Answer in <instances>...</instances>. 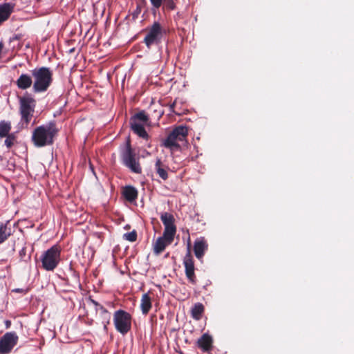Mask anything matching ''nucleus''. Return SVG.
I'll return each mask as SVG.
<instances>
[{"mask_svg": "<svg viewBox=\"0 0 354 354\" xmlns=\"http://www.w3.org/2000/svg\"><path fill=\"white\" fill-rule=\"evenodd\" d=\"M136 124H137L138 125H142V126H145V125L146 124H145V123H143V122H136Z\"/></svg>", "mask_w": 354, "mask_h": 354, "instance_id": "obj_35", "label": "nucleus"}, {"mask_svg": "<svg viewBox=\"0 0 354 354\" xmlns=\"http://www.w3.org/2000/svg\"><path fill=\"white\" fill-rule=\"evenodd\" d=\"M169 167L166 166L160 158H158L155 163V170L156 174L161 178L163 180H166L168 178V172L167 170Z\"/></svg>", "mask_w": 354, "mask_h": 354, "instance_id": "obj_18", "label": "nucleus"}, {"mask_svg": "<svg viewBox=\"0 0 354 354\" xmlns=\"http://www.w3.org/2000/svg\"><path fill=\"white\" fill-rule=\"evenodd\" d=\"M12 234V230L10 221L0 223V244L5 242Z\"/></svg>", "mask_w": 354, "mask_h": 354, "instance_id": "obj_17", "label": "nucleus"}, {"mask_svg": "<svg viewBox=\"0 0 354 354\" xmlns=\"http://www.w3.org/2000/svg\"><path fill=\"white\" fill-rule=\"evenodd\" d=\"M113 323L116 330L125 335L131 328V315L125 310H118L113 315Z\"/></svg>", "mask_w": 354, "mask_h": 354, "instance_id": "obj_8", "label": "nucleus"}, {"mask_svg": "<svg viewBox=\"0 0 354 354\" xmlns=\"http://www.w3.org/2000/svg\"><path fill=\"white\" fill-rule=\"evenodd\" d=\"M204 312V306L201 303L196 304L192 309V316L196 320H199L201 318L202 314Z\"/></svg>", "mask_w": 354, "mask_h": 354, "instance_id": "obj_23", "label": "nucleus"}, {"mask_svg": "<svg viewBox=\"0 0 354 354\" xmlns=\"http://www.w3.org/2000/svg\"><path fill=\"white\" fill-rule=\"evenodd\" d=\"M33 77V92L40 93L46 92L53 81V73L50 68L36 67L30 71Z\"/></svg>", "mask_w": 354, "mask_h": 354, "instance_id": "obj_2", "label": "nucleus"}, {"mask_svg": "<svg viewBox=\"0 0 354 354\" xmlns=\"http://www.w3.org/2000/svg\"><path fill=\"white\" fill-rule=\"evenodd\" d=\"M19 337L14 332H7L0 338V354H9L17 344Z\"/></svg>", "mask_w": 354, "mask_h": 354, "instance_id": "obj_10", "label": "nucleus"}, {"mask_svg": "<svg viewBox=\"0 0 354 354\" xmlns=\"http://www.w3.org/2000/svg\"><path fill=\"white\" fill-rule=\"evenodd\" d=\"M150 1L151 5L156 8H159L162 3V0H150Z\"/></svg>", "mask_w": 354, "mask_h": 354, "instance_id": "obj_30", "label": "nucleus"}, {"mask_svg": "<svg viewBox=\"0 0 354 354\" xmlns=\"http://www.w3.org/2000/svg\"><path fill=\"white\" fill-rule=\"evenodd\" d=\"M18 100L19 112L21 116L20 122L23 127H28L35 113L36 100L28 92H26L22 96H19Z\"/></svg>", "mask_w": 354, "mask_h": 354, "instance_id": "obj_4", "label": "nucleus"}, {"mask_svg": "<svg viewBox=\"0 0 354 354\" xmlns=\"http://www.w3.org/2000/svg\"><path fill=\"white\" fill-rule=\"evenodd\" d=\"M100 313L104 328L107 330V326L110 324L111 321V313L104 306H100Z\"/></svg>", "mask_w": 354, "mask_h": 354, "instance_id": "obj_24", "label": "nucleus"}, {"mask_svg": "<svg viewBox=\"0 0 354 354\" xmlns=\"http://www.w3.org/2000/svg\"><path fill=\"white\" fill-rule=\"evenodd\" d=\"M14 6L10 3H4L0 5V25L8 19L13 12Z\"/></svg>", "mask_w": 354, "mask_h": 354, "instance_id": "obj_16", "label": "nucleus"}, {"mask_svg": "<svg viewBox=\"0 0 354 354\" xmlns=\"http://www.w3.org/2000/svg\"><path fill=\"white\" fill-rule=\"evenodd\" d=\"M20 38H21L20 35H16L13 39H19Z\"/></svg>", "mask_w": 354, "mask_h": 354, "instance_id": "obj_36", "label": "nucleus"}, {"mask_svg": "<svg viewBox=\"0 0 354 354\" xmlns=\"http://www.w3.org/2000/svg\"><path fill=\"white\" fill-rule=\"evenodd\" d=\"M162 115H163V111L160 112V116H161Z\"/></svg>", "mask_w": 354, "mask_h": 354, "instance_id": "obj_38", "label": "nucleus"}, {"mask_svg": "<svg viewBox=\"0 0 354 354\" xmlns=\"http://www.w3.org/2000/svg\"><path fill=\"white\" fill-rule=\"evenodd\" d=\"M183 265L185 267V276L189 282L193 285L196 284L197 279L195 274L194 261L189 248H188L187 253L183 259Z\"/></svg>", "mask_w": 354, "mask_h": 354, "instance_id": "obj_11", "label": "nucleus"}, {"mask_svg": "<svg viewBox=\"0 0 354 354\" xmlns=\"http://www.w3.org/2000/svg\"><path fill=\"white\" fill-rule=\"evenodd\" d=\"M11 124L10 122L1 121L0 122V138H4L10 135L11 130Z\"/></svg>", "mask_w": 354, "mask_h": 354, "instance_id": "obj_25", "label": "nucleus"}, {"mask_svg": "<svg viewBox=\"0 0 354 354\" xmlns=\"http://www.w3.org/2000/svg\"><path fill=\"white\" fill-rule=\"evenodd\" d=\"M176 105V100H175L174 102L169 105V111L176 115H180V113L175 111L174 109H175Z\"/></svg>", "mask_w": 354, "mask_h": 354, "instance_id": "obj_31", "label": "nucleus"}, {"mask_svg": "<svg viewBox=\"0 0 354 354\" xmlns=\"http://www.w3.org/2000/svg\"><path fill=\"white\" fill-rule=\"evenodd\" d=\"M28 292L27 290L23 289V288H15L12 290V292H17V293H21V294H26Z\"/></svg>", "mask_w": 354, "mask_h": 354, "instance_id": "obj_32", "label": "nucleus"}, {"mask_svg": "<svg viewBox=\"0 0 354 354\" xmlns=\"http://www.w3.org/2000/svg\"><path fill=\"white\" fill-rule=\"evenodd\" d=\"M33 77L32 75L28 73H22L15 81V84L20 90H27L33 86Z\"/></svg>", "mask_w": 354, "mask_h": 354, "instance_id": "obj_12", "label": "nucleus"}, {"mask_svg": "<svg viewBox=\"0 0 354 354\" xmlns=\"http://www.w3.org/2000/svg\"><path fill=\"white\" fill-rule=\"evenodd\" d=\"M178 353L179 354H185V353H184L183 351H178Z\"/></svg>", "mask_w": 354, "mask_h": 354, "instance_id": "obj_37", "label": "nucleus"}, {"mask_svg": "<svg viewBox=\"0 0 354 354\" xmlns=\"http://www.w3.org/2000/svg\"><path fill=\"white\" fill-rule=\"evenodd\" d=\"M160 220L165 226L162 236H164L165 239L174 241L176 232V227L174 224L175 219L174 216L170 213L163 212L160 215Z\"/></svg>", "mask_w": 354, "mask_h": 354, "instance_id": "obj_9", "label": "nucleus"}, {"mask_svg": "<svg viewBox=\"0 0 354 354\" xmlns=\"http://www.w3.org/2000/svg\"><path fill=\"white\" fill-rule=\"evenodd\" d=\"M213 339L212 337L205 333L197 341V346L204 352H209L212 349Z\"/></svg>", "mask_w": 354, "mask_h": 354, "instance_id": "obj_13", "label": "nucleus"}, {"mask_svg": "<svg viewBox=\"0 0 354 354\" xmlns=\"http://www.w3.org/2000/svg\"><path fill=\"white\" fill-rule=\"evenodd\" d=\"M164 6L170 10L176 8V4L174 0H164Z\"/></svg>", "mask_w": 354, "mask_h": 354, "instance_id": "obj_28", "label": "nucleus"}, {"mask_svg": "<svg viewBox=\"0 0 354 354\" xmlns=\"http://www.w3.org/2000/svg\"><path fill=\"white\" fill-rule=\"evenodd\" d=\"M5 138H6V140L4 141L5 145L8 149L11 148L16 142V139H17L16 136L15 135V133H11V134L6 136Z\"/></svg>", "mask_w": 354, "mask_h": 354, "instance_id": "obj_26", "label": "nucleus"}, {"mask_svg": "<svg viewBox=\"0 0 354 354\" xmlns=\"http://www.w3.org/2000/svg\"><path fill=\"white\" fill-rule=\"evenodd\" d=\"M208 245L205 240L197 239L194 244V252L198 259H201L204 256L205 251L207 250Z\"/></svg>", "mask_w": 354, "mask_h": 354, "instance_id": "obj_14", "label": "nucleus"}, {"mask_svg": "<svg viewBox=\"0 0 354 354\" xmlns=\"http://www.w3.org/2000/svg\"><path fill=\"white\" fill-rule=\"evenodd\" d=\"M122 195L127 201L132 203L137 199L138 192L134 187L128 185L124 187Z\"/></svg>", "mask_w": 354, "mask_h": 354, "instance_id": "obj_19", "label": "nucleus"}, {"mask_svg": "<svg viewBox=\"0 0 354 354\" xmlns=\"http://www.w3.org/2000/svg\"><path fill=\"white\" fill-rule=\"evenodd\" d=\"M40 261L43 270L54 271L61 261V247L59 245H53L41 254Z\"/></svg>", "mask_w": 354, "mask_h": 354, "instance_id": "obj_6", "label": "nucleus"}, {"mask_svg": "<svg viewBox=\"0 0 354 354\" xmlns=\"http://www.w3.org/2000/svg\"><path fill=\"white\" fill-rule=\"evenodd\" d=\"M188 136V128L180 125L175 127L163 140L162 145L170 150L171 153L180 151L178 142L185 141Z\"/></svg>", "mask_w": 354, "mask_h": 354, "instance_id": "obj_5", "label": "nucleus"}, {"mask_svg": "<svg viewBox=\"0 0 354 354\" xmlns=\"http://www.w3.org/2000/svg\"><path fill=\"white\" fill-rule=\"evenodd\" d=\"M4 324H5V327L6 329H8L10 328L11 326V321L10 320H8V319H6L4 321Z\"/></svg>", "mask_w": 354, "mask_h": 354, "instance_id": "obj_34", "label": "nucleus"}, {"mask_svg": "<svg viewBox=\"0 0 354 354\" xmlns=\"http://www.w3.org/2000/svg\"><path fill=\"white\" fill-rule=\"evenodd\" d=\"M138 234L137 232L133 230L130 232L124 233L123 234V239L130 242H134L137 240Z\"/></svg>", "mask_w": 354, "mask_h": 354, "instance_id": "obj_27", "label": "nucleus"}, {"mask_svg": "<svg viewBox=\"0 0 354 354\" xmlns=\"http://www.w3.org/2000/svg\"><path fill=\"white\" fill-rule=\"evenodd\" d=\"M146 32L147 34L143 42L148 48H150L152 45L158 44L161 42L164 29L159 22L154 21L150 27L146 29Z\"/></svg>", "mask_w": 354, "mask_h": 354, "instance_id": "obj_7", "label": "nucleus"}, {"mask_svg": "<svg viewBox=\"0 0 354 354\" xmlns=\"http://www.w3.org/2000/svg\"><path fill=\"white\" fill-rule=\"evenodd\" d=\"M151 299L148 293L142 295L140 308L143 315H147L151 308Z\"/></svg>", "mask_w": 354, "mask_h": 354, "instance_id": "obj_20", "label": "nucleus"}, {"mask_svg": "<svg viewBox=\"0 0 354 354\" xmlns=\"http://www.w3.org/2000/svg\"><path fill=\"white\" fill-rule=\"evenodd\" d=\"M59 129L54 122L35 128L32 134V142L37 147H43L54 143Z\"/></svg>", "mask_w": 354, "mask_h": 354, "instance_id": "obj_1", "label": "nucleus"}, {"mask_svg": "<svg viewBox=\"0 0 354 354\" xmlns=\"http://www.w3.org/2000/svg\"><path fill=\"white\" fill-rule=\"evenodd\" d=\"M91 302L95 306L96 310H100V306H103L100 304H99L97 301H95L94 299H91Z\"/></svg>", "mask_w": 354, "mask_h": 354, "instance_id": "obj_33", "label": "nucleus"}, {"mask_svg": "<svg viewBox=\"0 0 354 354\" xmlns=\"http://www.w3.org/2000/svg\"><path fill=\"white\" fill-rule=\"evenodd\" d=\"M130 127L134 133L145 140H148L149 135L144 126L138 125L137 124H130Z\"/></svg>", "mask_w": 354, "mask_h": 354, "instance_id": "obj_22", "label": "nucleus"}, {"mask_svg": "<svg viewBox=\"0 0 354 354\" xmlns=\"http://www.w3.org/2000/svg\"><path fill=\"white\" fill-rule=\"evenodd\" d=\"M122 164L133 174H140L142 168L140 162V156L132 148L131 141L128 139L125 145L120 149Z\"/></svg>", "mask_w": 354, "mask_h": 354, "instance_id": "obj_3", "label": "nucleus"}, {"mask_svg": "<svg viewBox=\"0 0 354 354\" xmlns=\"http://www.w3.org/2000/svg\"><path fill=\"white\" fill-rule=\"evenodd\" d=\"M149 121V118L146 114L145 111H141L131 117L129 124H136L137 122H142L145 124H147Z\"/></svg>", "mask_w": 354, "mask_h": 354, "instance_id": "obj_21", "label": "nucleus"}, {"mask_svg": "<svg viewBox=\"0 0 354 354\" xmlns=\"http://www.w3.org/2000/svg\"><path fill=\"white\" fill-rule=\"evenodd\" d=\"M140 12H141V6L140 4H138L136 6V8L135 9V10H133V12L131 14L133 19L136 20L138 17Z\"/></svg>", "mask_w": 354, "mask_h": 354, "instance_id": "obj_29", "label": "nucleus"}, {"mask_svg": "<svg viewBox=\"0 0 354 354\" xmlns=\"http://www.w3.org/2000/svg\"><path fill=\"white\" fill-rule=\"evenodd\" d=\"M173 241L165 239L164 236H160L157 239L156 242L153 243V253L156 255L160 254L166 248L167 246L171 245Z\"/></svg>", "mask_w": 354, "mask_h": 354, "instance_id": "obj_15", "label": "nucleus"}]
</instances>
